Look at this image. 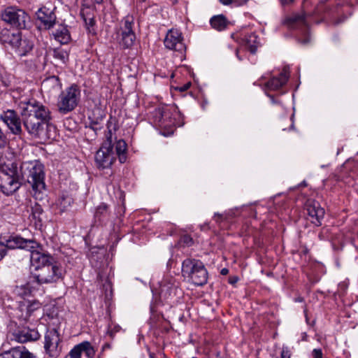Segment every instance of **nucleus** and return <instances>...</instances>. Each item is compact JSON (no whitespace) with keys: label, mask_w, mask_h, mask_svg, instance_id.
Returning a JSON list of instances; mask_svg holds the SVG:
<instances>
[{"label":"nucleus","mask_w":358,"mask_h":358,"mask_svg":"<svg viewBox=\"0 0 358 358\" xmlns=\"http://www.w3.org/2000/svg\"><path fill=\"white\" fill-rule=\"evenodd\" d=\"M106 115L104 110L100 108H96L94 110L92 115L89 117V119L91 120L90 127L94 130H97L101 129V127H98L100 122L105 117Z\"/></svg>","instance_id":"obj_29"},{"label":"nucleus","mask_w":358,"mask_h":358,"mask_svg":"<svg viewBox=\"0 0 358 358\" xmlns=\"http://www.w3.org/2000/svg\"><path fill=\"white\" fill-rule=\"evenodd\" d=\"M35 358H37L36 355H35Z\"/></svg>","instance_id":"obj_51"},{"label":"nucleus","mask_w":358,"mask_h":358,"mask_svg":"<svg viewBox=\"0 0 358 358\" xmlns=\"http://www.w3.org/2000/svg\"><path fill=\"white\" fill-rule=\"evenodd\" d=\"M208 229V227L207 224H204V225H202L201 226V230H205V229Z\"/></svg>","instance_id":"obj_48"},{"label":"nucleus","mask_w":358,"mask_h":358,"mask_svg":"<svg viewBox=\"0 0 358 358\" xmlns=\"http://www.w3.org/2000/svg\"><path fill=\"white\" fill-rule=\"evenodd\" d=\"M149 358H155L154 354L153 353H150L149 354Z\"/></svg>","instance_id":"obj_50"},{"label":"nucleus","mask_w":358,"mask_h":358,"mask_svg":"<svg viewBox=\"0 0 358 358\" xmlns=\"http://www.w3.org/2000/svg\"><path fill=\"white\" fill-rule=\"evenodd\" d=\"M60 336L58 331L55 329H48L45 335L44 348L50 357H55L59 355L60 349Z\"/></svg>","instance_id":"obj_17"},{"label":"nucleus","mask_w":358,"mask_h":358,"mask_svg":"<svg viewBox=\"0 0 358 358\" xmlns=\"http://www.w3.org/2000/svg\"><path fill=\"white\" fill-rule=\"evenodd\" d=\"M284 24L289 29H300L304 38H299L302 44H307L310 41L308 36V21L306 15L301 13H294L287 17L284 20Z\"/></svg>","instance_id":"obj_12"},{"label":"nucleus","mask_w":358,"mask_h":358,"mask_svg":"<svg viewBox=\"0 0 358 358\" xmlns=\"http://www.w3.org/2000/svg\"><path fill=\"white\" fill-rule=\"evenodd\" d=\"M83 353L88 358L94 356L95 350L90 342L83 341L75 345L66 356V358H81Z\"/></svg>","instance_id":"obj_20"},{"label":"nucleus","mask_w":358,"mask_h":358,"mask_svg":"<svg viewBox=\"0 0 358 358\" xmlns=\"http://www.w3.org/2000/svg\"><path fill=\"white\" fill-rule=\"evenodd\" d=\"M7 137L0 127V148H3L7 145Z\"/></svg>","instance_id":"obj_35"},{"label":"nucleus","mask_w":358,"mask_h":358,"mask_svg":"<svg viewBox=\"0 0 358 358\" xmlns=\"http://www.w3.org/2000/svg\"><path fill=\"white\" fill-rule=\"evenodd\" d=\"M14 293L22 300H27L26 298L31 295L32 290L29 284L27 283L23 285L16 286L14 289Z\"/></svg>","instance_id":"obj_33"},{"label":"nucleus","mask_w":358,"mask_h":358,"mask_svg":"<svg viewBox=\"0 0 358 358\" xmlns=\"http://www.w3.org/2000/svg\"><path fill=\"white\" fill-rule=\"evenodd\" d=\"M293 0H280L282 5H288L292 2Z\"/></svg>","instance_id":"obj_46"},{"label":"nucleus","mask_w":358,"mask_h":358,"mask_svg":"<svg viewBox=\"0 0 358 358\" xmlns=\"http://www.w3.org/2000/svg\"><path fill=\"white\" fill-rule=\"evenodd\" d=\"M7 248H9L8 247V241L6 242V244L0 243V261L3 259V257L6 255Z\"/></svg>","instance_id":"obj_37"},{"label":"nucleus","mask_w":358,"mask_h":358,"mask_svg":"<svg viewBox=\"0 0 358 358\" xmlns=\"http://www.w3.org/2000/svg\"><path fill=\"white\" fill-rule=\"evenodd\" d=\"M228 273H229V270L227 268H224L221 270L222 275H227Z\"/></svg>","instance_id":"obj_47"},{"label":"nucleus","mask_w":358,"mask_h":358,"mask_svg":"<svg viewBox=\"0 0 358 358\" xmlns=\"http://www.w3.org/2000/svg\"><path fill=\"white\" fill-rule=\"evenodd\" d=\"M0 358H35V355L30 352L24 346L12 348L0 354Z\"/></svg>","instance_id":"obj_23"},{"label":"nucleus","mask_w":358,"mask_h":358,"mask_svg":"<svg viewBox=\"0 0 358 358\" xmlns=\"http://www.w3.org/2000/svg\"><path fill=\"white\" fill-rule=\"evenodd\" d=\"M40 308L41 304L37 301H19L18 306L15 310V316L22 322H29L34 313Z\"/></svg>","instance_id":"obj_15"},{"label":"nucleus","mask_w":358,"mask_h":358,"mask_svg":"<svg viewBox=\"0 0 358 358\" xmlns=\"http://www.w3.org/2000/svg\"><path fill=\"white\" fill-rule=\"evenodd\" d=\"M19 106L21 109L22 117L31 116L38 119H51L49 108L36 100L30 99L27 101H22Z\"/></svg>","instance_id":"obj_10"},{"label":"nucleus","mask_w":358,"mask_h":358,"mask_svg":"<svg viewBox=\"0 0 358 358\" xmlns=\"http://www.w3.org/2000/svg\"><path fill=\"white\" fill-rule=\"evenodd\" d=\"M288 78L289 72L286 68H284L282 71L280 73L279 76L273 77L265 83L264 90H278L286 84Z\"/></svg>","instance_id":"obj_22"},{"label":"nucleus","mask_w":358,"mask_h":358,"mask_svg":"<svg viewBox=\"0 0 358 358\" xmlns=\"http://www.w3.org/2000/svg\"><path fill=\"white\" fill-rule=\"evenodd\" d=\"M22 117L26 130L33 137L41 141L54 138L51 134L52 129H54L50 123L51 119H38L31 116Z\"/></svg>","instance_id":"obj_6"},{"label":"nucleus","mask_w":358,"mask_h":358,"mask_svg":"<svg viewBox=\"0 0 358 358\" xmlns=\"http://www.w3.org/2000/svg\"><path fill=\"white\" fill-rule=\"evenodd\" d=\"M266 95L270 98L271 101V103H272L273 104H278V103H280L278 101H276V100L275 99V98H274V96H272V95H271V94H267V93H266Z\"/></svg>","instance_id":"obj_45"},{"label":"nucleus","mask_w":358,"mask_h":358,"mask_svg":"<svg viewBox=\"0 0 358 358\" xmlns=\"http://www.w3.org/2000/svg\"><path fill=\"white\" fill-rule=\"evenodd\" d=\"M281 358H290L291 352L287 347H283L280 354Z\"/></svg>","instance_id":"obj_38"},{"label":"nucleus","mask_w":358,"mask_h":358,"mask_svg":"<svg viewBox=\"0 0 358 358\" xmlns=\"http://www.w3.org/2000/svg\"><path fill=\"white\" fill-rule=\"evenodd\" d=\"M52 35L61 44H67L71 40L67 27L63 24H59L55 30L52 31Z\"/></svg>","instance_id":"obj_26"},{"label":"nucleus","mask_w":358,"mask_h":358,"mask_svg":"<svg viewBox=\"0 0 358 358\" xmlns=\"http://www.w3.org/2000/svg\"><path fill=\"white\" fill-rule=\"evenodd\" d=\"M82 8L85 9V13L86 16H89V15L93 16V14L90 13L91 11L92 10V8L90 6H85V4H83Z\"/></svg>","instance_id":"obj_43"},{"label":"nucleus","mask_w":358,"mask_h":358,"mask_svg":"<svg viewBox=\"0 0 358 358\" xmlns=\"http://www.w3.org/2000/svg\"><path fill=\"white\" fill-rule=\"evenodd\" d=\"M28 171L27 181L31 184L33 189L39 192L45 189V173L43 164L38 162L30 163Z\"/></svg>","instance_id":"obj_14"},{"label":"nucleus","mask_w":358,"mask_h":358,"mask_svg":"<svg viewBox=\"0 0 358 358\" xmlns=\"http://www.w3.org/2000/svg\"><path fill=\"white\" fill-rule=\"evenodd\" d=\"M103 0H94V1L96 3H101L103 2Z\"/></svg>","instance_id":"obj_49"},{"label":"nucleus","mask_w":358,"mask_h":358,"mask_svg":"<svg viewBox=\"0 0 358 358\" xmlns=\"http://www.w3.org/2000/svg\"><path fill=\"white\" fill-rule=\"evenodd\" d=\"M42 90L48 93H52L59 90L62 83L59 77L53 76L45 79L41 84Z\"/></svg>","instance_id":"obj_25"},{"label":"nucleus","mask_w":358,"mask_h":358,"mask_svg":"<svg viewBox=\"0 0 358 358\" xmlns=\"http://www.w3.org/2000/svg\"><path fill=\"white\" fill-rule=\"evenodd\" d=\"M191 85V83L188 82L181 86L177 87L176 90L180 92H185L190 87Z\"/></svg>","instance_id":"obj_41"},{"label":"nucleus","mask_w":358,"mask_h":358,"mask_svg":"<svg viewBox=\"0 0 358 358\" xmlns=\"http://www.w3.org/2000/svg\"><path fill=\"white\" fill-rule=\"evenodd\" d=\"M245 44L248 50L255 54L259 45L258 36L255 33L245 35L243 38Z\"/></svg>","instance_id":"obj_30"},{"label":"nucleus","mask_w":358,"mask_h":358,"mask_svg":"<svg viewBox=\"0 0 358 358\" xmlns=\"http://www.w3.org/2000/svg\"><path fill=\"white\" fill-rule=\"evenodd\" d=\"M64 275L62 266L54 260L49 264L42 266L38 271L34 273L36 281L40 284H50L57 282Z\"/></svg>","instance_id":"obj_9"},{"label":"nucleus","mask_w":358,"mask_h":358,"mask_svg":"<svg viewBox=\"0 0 358 358\" xmlns=\"http://www.w3.org/2000/svg\"><path fill=\"white\" fill-rule=\"evenodd\" d=\"M17 166L11 162L0 165V189L6 195L15 192L20 187Z\"/></svg>","instance_id":"obj_3"},{"label":"nucleus","mask_w":358,"mask_h":358,"mask_svg":"<svg viewBox=\"0 0 358 358\" xmlns=\"http://www.w3.org/2000/svg\"><path fill=\"white\" fill-rule=\"evenodd\" d=\"M234 1V7H241L246 5L250 0H232Z\"/></svg>","instance_id":"obj_40"},{"label":"nucleus","mask_w":358,"mask_h":358,"mask_svg":"<svg viewBox=\"0 0 358 358\" xmlns=\"http://www.w3.org/2000/svg\"><path fill=\"white\" fill-rule=\"evenodd\" d=\"M164 43L166 48L180 53L186 48L182 33L176 29H171L167 32Z\"/></svg>","instance_id":"obj_18"},{"label":"nucleus","mask_w":358,"mask_h":358,"mask_svg":"<svg viewBox=\"0 0 358 358\" xmlns=\"http://www.w3.org/2000/svg\"><path fill=\"white\" fill-rule=\"evenodd\" d=\"M12 339L20 343L37 341L41 336L36 329L29 328L15 331L12 333Z\"/></svg>","instance_id":"obj_21"},{"label":"nucleus","mask_w":358,"mask_h":358,"mask_svg":"<svg viewBox=\"0 0 358 358\" xmlns=\"http://www.w3.org/2000/svg\"><path fill=\"white\" fill-rule=\"evenodd\" d=\"M222 217H223V215L222 214L215 213V215H214V220L217 222H219L220 221H221L222 220Z\"/></svg>","instance_id":"obj_44"},{"label":"nucleus","mask_w":358,"mask_h":358,"mask_svg":"<svg viewBox=\"0 0 358 358\" xmlns=\"http://www.w3.org/2000/svg\"><path fill=\"white\" fill-rule=\"evenodd\" d=\"M37 17L46 29L52 27L56 22L55 13L46 7H43L38 10Z\"/></svg>","instance_id":"obj_24"},{"label":"nucleus","mask_w":358,"mask_h":358,"mask_svg":"<svg viewBox=\"0 0 358 358\" xmlns=\"http://www.w3.org/2000/svg\"><path fill=\"white\" fill-rule=\"evenodd\" d=\"M305 208L310 221L315 226H320L324 216V210L320 206L319 202L309 199L306 203Z\"/></svg>","instance_id":"obj_19"},{"label":"nucleus","mask_w":358,"mask_h":358,"mask_svg":"<svg viewBox=\"0 0 358 358\" xmlns=\"http://www.w3.org/2000/svg\"><path fill=\"white\" fill-rule=\"evenodd\" d=\"M134 18L132 15H127L120 22L119 43L124 48H129L134 44L136 34L134 31Z\"/></svg>","instance_id":"obj_13"},{"label":"nucleus","mask_w":358,"mask_h":358,"mask_svg":"<svg viewBox=\"0 0 358 358\" xmlns=\"http://www.w3.org/2000/svg\"><path fill=\"white\" fill-rule=\"evenodd\" d=\"M110 213L108 207L106 203H101L96 208L94 213V219L96 222L103 223L108 220Z\"/></svg>","instance_id":"obj_28"},{"label":"nucleus","mask_w":358,"mask_h":358,"mask_svg":"<svg viewBox=\"0 0 358 358\" xmlns=\"http://www.w3.org/2000/svg\"><path fill=\"white\" fill-rule=\"evenodd\" d=\"M181 242L187 246H190L193 243L192 238L187 234L183 235L180 239Z\"/></svg>","instance_id":"obj_36"},{"label":"nucleus","mask_w":358,"mask_h":358,"mask_svg":"<svg viewBox=\"0 0 358 358\" xmlns=\"http://www.w3.org/2000/svg\"><path fill=\"white\" fill-rule=\"evenodd\" d=\"M8 247L9 249L21 248L28 250L29 252L31 268L36 271L54 260L52 256L38 251L36 249L39 247V245L34 240H26L17 236L13 237L8 240Z\"/></svg>","instance_id":"obj_2"},{"label":"nucleus","mask_w":358,"mask_h":358,"mask_svg":"<svg viewBox=\"0 0 358 358\" xmlns=\"http://www.w3.org/2000/svg\"><path fill=\"white\" fill-rule=\"evenodd\" d=\"M0 41L10 46L20 57L26 55L33 48V43L26 38L22 39L21 33L6 29L1 31Z\"/></svg>","instance_id":"obj_7"},{"label":"nucleus","mask_w":358,"mask_h":358,"mask_svg":"<svg viewBox=\"0 0 358 358\" xmlns=\"http://www.w3.org/2000/svg\"><path fill=\"white\" fill-rule=\"evenodd\" d=\"M0 120L7 126L10 131L16 136L22 132L21 120L14 110H7L0 115Z\"/></svg>","instance_id":"obj_16"},{"label":"nucleus","mask_w":358,"mask_h":358,"mask_svg":"<svg viewBox=\"0 0 358 358\" xmlns=\"http://www.w3.org/2000/svg\"><path fill=\"white\" fill-rule=\"evenodd\" d=\"M85 10V8H81L80 15L82 16L83 20L85 21V22L87 25L92 27L94 24V17H93V16H91V15L86 16Z\"/></svg>","instance_id":"obj_34"},{"label":"nucleus","mask_w":358,"mask_h":358,"mask_svg":"<svg viewBox=\"0 0 358 358\" xmlns=\"http://www.w3.org/2000/svg\"><path fill=\"white\" fill-rule=\"evenodd\" d=\"M52 57L62 64H66L69 59V53L67 50L57 48L52 50Z\"/></svg>","instance_id":"obj_32"},{"label":"nucleus","mask_w":358,"mask_h":358,"mask_svg":"<svg viewBox=\"0 0 358 358\" xmlns=\"http://www.w3.org/2000/svg\"><path fill=\"white\" fill-rule=\"evenodd\" d=\"M218 1L223 6H231L234 7V1L232 0H218Z\"/></svg>","instance_id":"obj_42"},{"label":"nucleus","mask_w":358,"mask_h":358,"mask_svg":"<svg viewBox=\"0 0 358 358\" xmlns=\"http://www.w3.org/2000/svg\"><path fill=\"white\" fill-rule=\"evenodd\" d=\"M127 145L124 140H119L115 144V157H117L120 162L123 164L127 160Z\"/></svg>","instance_id":"obj_31"},{"label":"nucleus","mask_w":358,"mask_h":358,"mask_svg":"<svg viewBox=\"0 0 358 358\" xmlns=\"http://www.w3.org/2000/svg\"><path fill=\"white\" fill-rule=\"evenodd\" d=\"M153 122L161 129L167 130V134H172L175 127H180L183 124V117L176 106L162 105L154 109L152 112Z\"/></svg>","instance_id":"obj_1"},{"label":"nucleus","mask_w":358,"mask_h":358,"mask_svg":"<svg viewBox=\"0 0 358 358\" xmlns=\"http://www.w3.org/2000/svg\"><path fill=\"white\" fill-rule=\"evenodd\" d=\"M311 358H323V353L321 349H314L312 351Z\"/></svg>","instance_id":"obj_39"},{"label":"nucleus","mask_w":358,"mask_h":358,"mask_svg":"<svg viewBox=\"0 0 358 358\" xmlns=\"http://www.w3.org/2000/svg\"><path fill=\"white\" fill-rule=\"evenodd\" d=\"M1 19L12 27L24 29L29 17L23 9L17 6H8L2 11Z\"/></svg>","instance_id":"obj_11"},{"label":"nucleus","mask_w":358,"mask_h":358,"mask_svg":"<svg viewBox=\"0 0 358 358\" xmlns=\"http://www.w3.org/2000/svg\"><path fill=\"white\" fill-rule=\"evenodd\" d=\"M181 272L182 276L194 285L203 286L208 281V271L203 262L199 259H185L182 264Z\"/></svg>","instance_id":"obj_4"},{"label":"nucleus","mask_w":358,"mask_h":358,"mask_svg":"<svg viewBox=\"0 0 358 358\" xmlns=\"http://www.w3.org/2000/svg\"><path fill=\"white\" fill-rule=\"evenodd\" d=\"M81 96L80 87L73 84L66 87L58 96L57 106L60 113L67 114L78 105Z\"/></svg>","instance_id":"obj_8"},{"label":"nucleus","mask_w":358,"mask_h":358,"mask_svg":"<svg viewBox=\"0 0 358 358\" xmlns=\"http://www.w3.org/2000/svg\"><path fill=\"white\" fill-rule=\"evenodd\" d=\"M210 24L214 29L221 31L227 29L229 22L224 15H217L210 18Z\"/></svg>","instance_id":"obj_27"},{"label":"nucleus","mask_w":358,"mask_h":358,"mask_svg":"<svg viewBox=\"0 0 358 358\" xmlns=\"http://www.w3.org/2000/svg\"><path fill=\"white\" fill-rule=\"evenodd\" d=\"M192 358H197V357H192Z\"/></svg>","instance_id":"obj_52"},{"label":"nucleus","mask_w":358,"mask_h":358,"mask_svg":"<svg viewBox=\"0 0 358 358\" xmlns=\"http://www.w3.org/2000/svg\"><path fill=\"white\" fill-rule=\"evenodd\" d=\"M115 121L110 118L107 122L108 134L107 141L104 142L95 155V162L98 169H105L110 168L115 160V155L112 145V131H115Z\"/></svg>","instance_id":"obj_5"}]
</instances>
